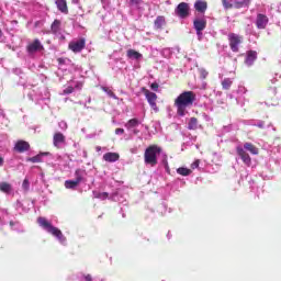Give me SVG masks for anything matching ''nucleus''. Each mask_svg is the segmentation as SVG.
<instances>
[{
    "instance_id": "31",
    "label": "nucleus",
    "mask_w": 281,
    "mask_h": 281,
    "mask_svg": "<svg viewBox=\"0 0 281 281\" xmlns=\"http://www.w3.org/2000/svg\"><path fill=\"white\" fill-rule=\"evenodd\" d=\"M94 199H100L101 201H106L109 199L108 192H93Z\"/></svg>"
},
{
    "instance_id": "12",
    "label": "nucleus",
    "mask_w": 281,
    "mask_h": 281,
    "mask_svg": "<svg viewBox=\"0 0 281 281\" xmlns=\"http://www.w3.org/2000/svg\"><path fill=\"white\" fill-rule=\"evenodd\" d=\"M256 60H258V53L256 50H248L246 53L245 65L251 67Z\"/></svg>"
},
{
    "instance_id": "40",
    "label": "nucleus",
    "mask_w": 281,
    "mask_h": 281,
    "mask_svg": "<svg viewBox=\"0 0 281 281\" xmlns=\"http://www.w3.org/2000/svg\"><path fill=\"white\" fill-rule=\"evenodd\" d=\"M75 89H82V82L78 81L75 86Z\"/></svg>"
},
{
    "instance_id": "15",
    "label": "nucleus",
    "mask_w": 281,
    "mask_h": 281,
    "mask_svg": "<svg viewBox=\"0 0 281 281\" xmlns=\"http://www.w3.org/2000/svg\"><path fill=\"white\" fill-rule=\"evenodd\" d=\"M53 144L55 148H60V144H65V136L63 133L57 132L53 136Z\"/></svg>"
},
{
    "instance_id": "25",
    "label": "nucleus",
    "mask_w": 281,
    "mask_h": 281,
    "mask_svg": "<svg viewBox=\"0 0 281 281\" xmlns=\"http://www.w3.org/2000/svg\"><path fill=\"white\" fill-rule=\"evenodd\" d=\"M142 122L138 119H131L126 124L125 128L131 130L139 126Z\"/></svg>"
},
{
    "instance_id": "16",
    "label": "nucleus",
    "mask_w": 281,
    "mask_h": 281,
    "mask_svg": "<svg viewBox=\"0 0 281 281\" xmlns=\"http://www.w3.org/2000/svg\"><path fill=\"white\" fill-rule=\"evenodd\" d=\"M103 160H104V161H108L109 164H113V162L120 160V154H117V153H112V151L105 153V154L103 155Z\"/></svg>"
},
{
    "instance_id": "21",
    "label": "nucleus",
    "mask_w": 281,
    "mask_h": 281,
    "mask_svg": "<svg viewBox=\"0 0 281 281\" xmlns=\"http://www.w3.org/2000/svg\"><path fill=\"white\" fill-rule=\"evenodd\" d=\"M127 58H131L132 60H139L142 58V53L135 50V49H128L126 53Z\"/></svg>"
},
{
    "instance_id": "28",
    "label": "nucleus",
    "mask_w": 281,
    "mask_h": 281,
    "mask_svg": "<svg viewBox=\"0 0 281 281\" xmlns=\"http://www.w3.org/2000/svg\"><path fill=\"white\" fill-rule=\"evenodd\" d=\"M232 85H234V81L231 78H224L222 81V88L224 91H229L232 89Z\"/></svg>"
},
{
    "instance_id": "26",
    "label": "nucleus",
    "mask_w": 281,
    "mask_h": 281,
    "mask_svg": "<svg viewBox=\"0 0 281 281\" xmlns=\"http://www.w3.org/2000/svg\"><path fill=\"white\" fill-rule=\"evenodd\" d=\"M64 186L66 190H76L80 184L76 180H66Z\"/></svg>"
},
{
    "instance_id": "23",
    "label": "nucleus",
    "mask_w": 281,
    "mask_h": 281,
    "mask_svg": "<svg viewBox=\"0 0 281 281\" xmlns=\"http://www.w3.org/2000/svg\"><path fill=\"white\" fill-rule=\"evenodd\" d=\"M199 128V119L196 117H191L189 123H188V130L189 131H196Z\"/></svg>"
},
{
    "instance_id": "44",
    "label": "nucleus",
    "mask_w": 281,
    "mask_h": 281,
    "mask_svg": "<svg viewBox=\"0 0 281 281\" xmlns=\"http://www.w3.org/2000/svg\"><path fill=\"white\" fill-rule=\"evenodd\" d=\"M3 164H4L3 157L0 156V166H3Z\"/></svg>"
},
{
    "instance_id": "2",
    "label": "nucleus",
    "mask_w": 281,
    "mask_h": 281,
    "mask_svg": "<svg viewBox=\"0 0 281 281\" xmlns=\"http://www.w3.org/2000/svg\"><path fill=\"white\" fill-rule=\"evenodd\" d=\"M161 155V147L158 145H149L144 153V162L147 166H151V168H155L157 165V156Z\"/></svg>"
},
{
    "instance_id": "30",
    "label": "nucleus",
    "mask_w": 281,
    "mask_h": 281,
    "mask_svg": "<svg viewBox=\"0 0 281 281\" xmlns=\"http://www.w3.org/2000/svg\"><path fill=\"white\" fill-rule=\"evenodd\" d=\"M0 191L5 192L7 194L12 191V186L8 182L0 183Z\"/></svg>"
},
{
    "instance_id": "34",
    "label": "nucleus",
    "mask_w": 281,
    "mask_h": 281,
    "mask_svg": "<svg viewBox=\"0 0 281 281\" xmlns=\"http://www.w3.org/2000/svg\"><path fill=\"white\" fill-rule=\"evenodd\" d=\"M207 76H210V72H207V71L205 70V68H201V69H200V78H201L202 80H205V78H207Z\"/></svg>"
},
{
    "instance_id": "7",
    "label": "nucleus",
    "mask_w": 281,
    "mask_h": 281,
    "mask_svg": "<svg viewBox=\"0 0 281 281\" xmlns=\"http://www.w3.org/2000/svg\"><path fill=\"white\" fill-rule=\"evenodd\" d=\"M176 14L180 19H188V16H190V4L180 2L176 8Z\"/></svg>"
},
{
    "instance_id": "20",
    "label": "nucleus",
    "mask_w": 281,
    "mask_h": 281,
    "mask_svg": "<svg viewBox=\"0 0 281 281\" xmlns=\"http://www.w3.org/2000/svg\"><path fill=\"white\" fill-rule=\"evenodd\" d=\"M47 155H49V153H40L36 156L27 158V161H31V164H41V162H43V157H45Z\"/></svg>"
},
{
    "instance_id": "41",
    "label": "nucleus",
    "mask_w": 281,
    "mask_h": 281,
    "mask_svg": "<svg viewBox=\"0 0 281 281\" xmlns=\"http://www.w3.org/2000/svg\"><path fill=\"white\" fill-rule=\"evenodd\" d=\"M199 160H195L192 165H191V168H198L199 167Z\"/></svg>"
},
{
    "instance_id": "35",
    "label": "nucleus",
    "mask_w": 281,
    "mask_h": 281,
    "mask_svg": "<svg viewBox=\"0 0 281 281\" xmlns=\"http://www.w3.org/2000/svg\"><path fill=\"white\" fill-rule=\"evenodd\" d=\"M22 188L23 190H25V192H27V190H30V180L24 179L22 183Z\"/></svg>"
},
{
    "instance_id": "19",
    "label": "nucleus",
    "mask_w": 281,
    "mask_h": 281,
    "mask_svg": "<svg viewBox=\"0 0 281 281\" xmlns=\"http://www.w3.org/2000/svg\"><path fill=\"white\" fill-rule=\"evenodd\" d=\"M244 149L248 150V153L250 155H258L260 153V150L258 149V147H256V145L251 144V143H245L244 144Z\"/></svg>"
},
{
    "instance_id": "36",
    "label": "nucleus",
    "mask_w": 281,
    "mask_h": 281,
    "mask_svg": "<svg viewBox=\"0 0 281 281\" xmlns=\"http://www.w3.org/2000/svg\"><path fill=\"white\" fill-rule=\"evenodd\" d=\"M64 93H65L66 95H69V93H74V87L68 86V87L64 90Z\"/></svg>"
},
{
    "instance_id": "27",
    "label": "nucleus",
    "mask_w": 281,
    "mask_h": 281,
    "mask_svg": "<svg viewBox=\"0 0 281 281\" xmlns=\"http://www.w3.org/2000/svg\"><path fill=\"white\" fill-rule=\"evenodd\" d=\"M52 34L60 33V20H54L50 26Z\"/></svg>"
},
{
    "instance_id": "8",
    "label": "nucleus",
    "mask_w": 281,
    "mask_h": 281,
    "mask_svg": "<svg viewBox=\"0 0 281 281\" xmlns=\"http://www.w3.org/2000/svg\"><path fill=\"white\" fill-rule=\"evenodd\" d=\"M43 49H44L43 44L38 38L29 43V45L26 46V52L29 54H36V52H43Z\"/></svg>"
},
{
    "instance_id": "42",
    "label": "nucleus",
    "mask_w": 281,
    "mask_h": 281,
    "mask_svg": "<svg viewBox=\"0 0 281 281\" xmlns=\"http://www.w3.org/2000/svg\"><path fill=\"white\" fill-rule=\"evenodd\" d=\"M57 63H59V65H65V58H58Z\"/></svg>"
},
{
    "instance_id": "13",
    "label": "nucleus",
    "mask_w": 281,
    "mask_h": 281,
    "mask_svg": "<svg viewBox=\"0 0 281 281\" xmlns=\"http://www.w3.org/2000/svg\"><path fill=\"white\" fill-rule=\"evenodd\" d=\"M13 150H15V153H27V150H30V144L26 140H18L14 145Z\"/></svg>"
},
{
    "instance_id": "33",
    "label": "nucleus",
    "mask_w": 281,
    "mask_h": 281,
    "mask_svg": "<svg viewBox=\"0 0 281 281\" xmlns=\"http://www.w3.org/2000/svg\"><path fill=\"white\" fill-rule=\"evenodd\" d=\"M223 7L225 8V10H232V8H234V4L231 3L229 0H222Z\"/></svg>"
},
{
    "instance_id": "46",
    "label": "nucleus",
    "mask_w": 281,
    "mask_h": 281,
    "mask_svg": "<svg viewBox=\"0 0 281 281\" xmlns=\"http://www.w3.org/2000/svg\"><path fill=\"white\" fill-rule=\"evenodd\" d=\"M1 36H3V31H1V29H0V38H1Z\"/></svg>"
},
{
    "instance_id": "6",
    "label": "nucleus",
    "mask_w": 281,
    "mask_h": 281,
    "mask_svg": "<svg viewBox=\"0 0 281 281\" xmlns=\"http://www.w3.org/2000/svg\"><path fill=\"white\" fill-rule=\"evenodd\" d=\"M85 47H87V40H85V37H81L78 41H72L68 44V49L74 52V54H80Z\"/></svg>"
},
{
    "instance_id": "4",
    "label": "nucleus",
    "mask_w": 281,
    "mask_h": 281,
    "mask_svg": "<svg viewBox=\"0 0 281 281\" xmlns=\"http://www.w3.org/2000/svg\"><path fill=\"white\" fill-rule=\"evenodd\" d=\"M228 42H229V47L232 52H234L235 54H238V52H240V48L238 47V45L243 43V36L236 33H229Z\"/></svg>"
},
{
    "instance_id": "29",
    "label": "nucleus",
    "mask_w": 281,
    "mask_h": 281,
    "mask_svg": "<svg viewBox=\"0 0 281 281\" xmlns=\"http://www.w3.org/2000/svg\"><path fill=\"white\" fill-rule=\"evenodd\" d=\"M177 172L178 175H181V177H190V175H192V170L186 167L178 168Z\"/></svg>"
},
{
    "instance_id": "9",
    "label": "nucleus",
    "mask_w": 281,
    "mask_h": 281,
    "mask_svg": "<svg viewBox=\"0 0 281 281\" xmlns=\"http://www.w3.org/2000/svg\"><path fill=\"white\" fill-rule=\"evenodd\" d=\"M267 25H269V18L262 13H258L256 20L257 30H267Z\"/></svg>"
},
{
    "instance_id": "37",
    "label": "nucleus",
    "mask_w": 281,
    "mask_h": 281,
    "mask_svg": "<svg viewBox=\"0 0 281 281\" xmlns=\"http://www.w3.org/2000/svg\"><path fill=\"white\" fill-rule=\"evenodd\" d=\"M150 89H153V91H157V90L159 89V83L153 82V83L150 85Z\"/></svg>"
},
{
    "instance_id": "38",
    "label": "nucleus",
    "mask_w": 281,
    "mask_h": 281,
    "mask_svg": "<svg viewBox=\"0 0 281 281\" xmlns=\"http://www.w3.org/2000/svg\"><path fill=\"white\" fill-rule=\"evenodd\" d=\"M115 135H124V128H116Z\"/></svg>"
},
{
    "instance_id": "24",
    "label": "nucleus",
    "mask_w": 281,
    "mask_h": 281,
    "mask_svg": "<svg viewBox=\"0 0 281 281\" xmlns=\"http://www.w3.org/2000/svg\"><path fill=\"white\" fill-rule=\"evenodd\" d=\"M75 181L78 182L79 184L85 181V170L82 169H77L75 171Z\"/></svg>"
},
{
    "instance_id": "45",
    "label": "nucleus",
    "mask_w": 281,
    "mask_h": 281,
    "mask_svg": "<svg viewBox=\"0 0 281 281\" xmlns=\"http://www.w3.org/2000/svg\"><path fill=\"white\" fill-rule=\"evenodd\" d=\"M95 150H97V153H100V150H102V147L97 146V147H95Z\"/></svg>"
},
{
    "instance_id": "11",
    "label": "nucleus",
    "mask_w": 281,
    "mask_h": 281,
    "mask_svg": "<svg viewBox=\"0 0 281 281\" xmlns=\"http://www.w3.org/2000/svg\"><path fill=\"white\" fill-rule=\"evenodd\" d=\"M193 27L196 31V34H201L203 30L207 27V20L205 19H195L193 21Z\"/></svg>"
},
{
    "instance_id": "32",
    "label": "nucleus",
    "mask_w": 281,
    "mask_h": 281,
    "mask_svg": "<svg viewBox=\"0 0 281 281\" xmlns=\"http://www.w3.org/2000/svg\"><path fill=\"white\" fill-rule=\"evenodd\" d=\"M101 89L102 91H104V93L109 95V98H113L114 100L117 99V97L115 95V92L109 89L108 87H102Z\"/></svg>"
},
{
    "instance_id": "10",
    "label": "nucleus",
    "mask_w": 281,
    "mask_h": 281,
    "mask_svg": "<svg viewBox=\"0 0 281 281\" xmlns=\"http://www.w3.org/2000/svg\"><path fill=\"white\" fill-rule=\"evenodd\" d=\"M236 151L246 166H251V156L243 147H237Z\"/></svg>"
},
{
    "instance_id": "5",
    "label": "nucleus",
    "mask_w": 281,
    "mask_h": 281,
    "mask_svg": "<svg viewBox=\"0 0 281 281\" xmlns=\"http://www.w3.org/2000/svg\"><path fill=\"white\" fill-rule=\"evenodd\" d=\"M142 92L144 93L148 104L155 111L156 113L159 111V108L157 106V93L150 92V90L146 88H142Z\"/></svg>"
},
{
    "instance_id": "43",
    "label": "nucleus",
    "mask_w": 281,
    "mask_h": 281,
    "mask_svg": "<svg viewBox=\"0 0 281 281\" xmlns=\"http://www.w3.org/2000/svg\"><path fill=\"white\" fill-rule=\"evenodd\" d=\"M85 280H86V281H93V279L91 278V274L86 276V277H85Z\"/></svg>"
},
{
    "instance_id": "3",
    "label": "nucleus",
    "mask_w": 281,
    "mask_h": 281,
    "mask_svg": "<svg viewBox=\"0 0 281 281\" xmlns=\"http://www.w3.org/2000/svg\"><path fill=\"white\" fill-rule=\"evenodd\" d=\"M37 223L40 227H43L48 234H52V236H55V238H58V240L63 241L65 240V235H63V231L60 228L52 225L49 221L45 217H38Z\"/></svg>"
},
{
    "instance_id": "22",
    "label": "nucleus",
    "mask_w": 281,
    "mask_h": 281,
    "mask_svg": "<svg viewBox=\"0 0 281 281\" xmlns=\"http://www.w3.org/2000/svg\"><path fill=\"white\" fill-rule=\"evenodd\" d=\"M250 3L251 0L235 1L233 3V8H236V10H240V8H249Z\"/></svg>"
},
{
    "instance_id": "17",
    "label": "nucleus",
    "mask_w": 281,
    "mask_h": 281,
    "mask_svg": "<svg viewBox=\"0 0 281 281\" xmlns=\"http://www.w3.org/2000/svg\"><path fill=\"white\" fill-rule=\"evenodd\" d=\"M57 10L63 14H69V8H67V0H56Z\"/></svg>"
},
{
    "instance_id": "18",
    "label": "nucleus",
    "mask_w": 281,
    "mask_h": 281,
    "mask_svg": "<svg viewBox=\"0 0 281 281\" xmlns=\"http://www.w3.org/2000/svg\"><path fill=\"white\" fill-rule=\"evenodd\" d=\"M165 25H166V18L164 15H158L154 21L155 30H164Z\"/></svg>"
},
{
    "instance_id": "14",
    "label": "nucleus",
    "mask_w": 281,
    "mask_h": 281,
    "mask_svg": "<svg viewBox=\"0 0 281 281\" xmlns=\"http://www.w3.org/2000/svg\"><path fill=\"white\" fill-rule=\"evenodd\" d=\"M194 9L196 12H200V14H205V12L207 11V1L196 0L194 2Z\"/></svg>"
},
{
    "instance_id": "39",
    "label": "nucleus",
    "mask_w": 281,
    "mask_h": 281,
    "mask_svg": "<svg viewBox=\"0 0 281 281\" xmlns=\"http://www.w3.org/2000/svg\"><path fill=\"white\" fill-rule=\"evenodd\" d=\"M132 5H139L142 3V0H131Z\"/></svg>"
},
{
    "instance_id": "1",
    "label": "nucleus",
    "mask_w": 281,
    "mask_h": 281,
    "mask_svg": "<svg viewBox=\"0 0 281 281\" xmlns=\"http://www.w3.org/2000/svg\"><path fill=\"white\" fill-rule=\"evenodd\" d=\"M196 102V93L194 91H183L175 100V106L177 108V113L180 117L186 116L188 109L194 106Z\"/></svg>"
}]
</instances>
